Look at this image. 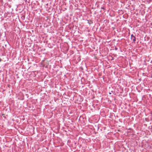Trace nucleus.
<instances>
[{
    "instance_id": "f257e3e1",
    "label": "nucleus",
    "mask_w": 152,
    "mask_h": 152,
    "mask_svg": "<svg viewBox=\"0 0 152 152\" xmlns=\"http://www.w3.org/2000/svg\"><path fill=\"white\" fill-rule=\"evenodd\" d=\"M131 39L134 42L136 41V38L133 34H132L131 36Z\"/></svg>"
}]
</instances>
